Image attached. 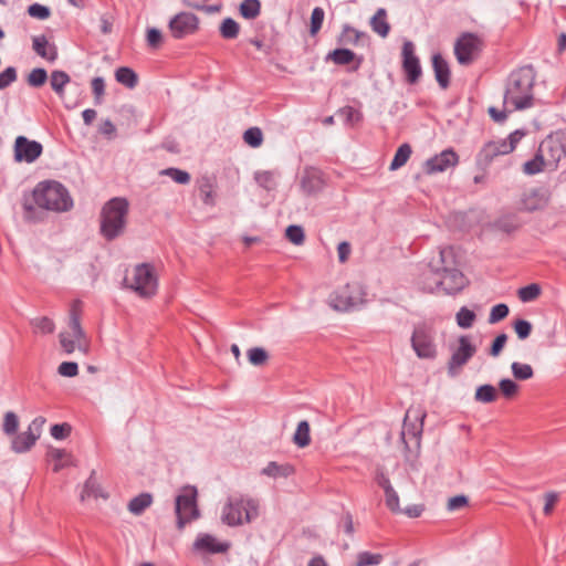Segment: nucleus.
<instances>
[{
    "instance_id": "obj_1",
    "label": "nucleus",
    "mask_w": 566,
    "mask_h": 566,
    "mask_svg": "<svg viewBox=\"0 0 566 566\" xmlns=\"http://www.w3.org/2000/svg\"><path fill=\"white\" fill-rule=\"evenodd\" d=\"M73 207V200L67 189L54 180L39 182L30 195L22 200L23 218L27 222H40L44 212H64Z\"/></svg>"
},
{
    "instance_id": "obj_2",
    "label": "nucleus",
    "mask_w": 566,
    "mask_h": 566,
    "mask_svg": "<svg viewBox=\"0 0 566 566\" xmlns=\"http://www.w3.org/2000/svg\"><path fill=\"white\" fill-rule=\"evenodd\" d=\"M438 263L439 266L432 268L427 273L432 275L433 280L429 283L422 282V291L432 293L442 287L447 294H455L467 286V277L453 266L454 252L451 247L440 249Z\"/></svg>"
},
{
    "instance_id": "obj_3",
    "label": "nucleus",
    "mask_w": 566,
    "mask_h": 566,
    "mask_svg": "<svg viewBox=\"0 0 566 566\" xmlns=\"http://www.w3.org/2000/svg\"><path fill=\"white\" fill-rule=\"evenodd\" d=\"M535 78L536 72L532 65L522 66L510 74L504 92V105L511 106L509 113L533 106Z\"/></svg>"
},
{
    "instance_id": "obj_4",
    "label": "nucleus",
    "mask_w": 566,
    "mask_h": 566,
    "mask_svg": "<svg viewBox=\"0 0 566 566\" xmlns=\"http://www.w3.org/2000/svg\"><path fill=\"white\" fill-rule=\"evenodd\" d=\"M128 211L129 202L123 197L112 198L103 206L99 231L105 240L113 241L124 234Z\"/></svg>"
},
{
    "instance_id": "obj_5",
    "label": "nucleus",
    "mask_w": 566,
    "mask_h": 566,
    "mask_svg": "<svg viewBox=\"0 0 566 566\" xmlns=\"http://www.w3.org/2000/svg\"><path fill=\"white\" fill-rule=\"evenodd\" d=\"M82 302L75 300L70 308V332L60 333V344L66 354H72L76 348L86 354L88 350V340L81 326Z\"/></svg>"
},
{
    "instance_id": "obj_6",
    "label": "nucleus",
    "mask_w": 566,
    "mask_h": 566,
    "mask_svg": "<svg viewBox=\"0 0 566 566\" xmlns=\"http://www.w3.org/2000/svg\"><path fill=\"white\" fill-rule=\"evenodd\" d=\"M259 515V504L255 500L244 496H230L223 506L221 520L229 526L250 523Z\"/></svg>"
},
{
    "instance_id": "obj_7",
    "label": "nucleus",
    "mask_w": 566,
    "mask_h": 566,
    "mask_svg": "<svg viewBox=\"0 0 566 566\" xmlns=\"http://www.w3.org/2000/svg\"><path fill=\"white\" fill-rule=\"evenodd\" d=\"M424 418L426 412L420 409L410 408L407 411L401 431V440L407 451L419 450Z\"/></svg>"
},
{
    "instance_id": "obj_8",
    "label": "nucleus",
    "mask_w": 566,
    "mask_h": 566,
    "mask_svg": "<svg viewBox=\"0 0 566 566\" xmlns=\"http://www.w3.org/2000/svg\"><path fill=\"white\" fill-rule=\"evenodd\" d=\"M197 495V489L192 485L184 486L177 495L175 511L179 528H182L187 523L199 517Z\"/></svg>"
},
{
    "instance_id": "obj_9",
    "label": "nucleus",
    "mask_w": 566,
    "mask_h": 566,
    "mask_svg": "<svg viewBox=\"0 0 566 566\" xmlns=\"http://www.w3.org/2000/svg\"><path fill=\"white\" fill-rule=\"evenodd\" d=\"M484 48L483 39L471 32L462 33L454 43V55L461 65H470L481 54Z\"/></svg>"
},
{
    "instance_id": "obj_10",
    "label": "nucleus",
    "mask_w": 566,
    "mask_h": 566,
    "mask_svg": "<svg viewBox=\"0 0 566 566\" xmlns=\"http://www.w3.org/2000/svg\"><path fill=\"white\" fill-rule=\"evenodd\" d=\"M129 287L140 297H153L158 289V280L154 268L147 263L135 266Z\"/></svg>"
},
{
    "instance_id": "obj_11",
    "label": "nucleus",
    "mask_w": 566,
    "mask_h": 566,
    "mask_svg": "<svg viewBox=\"0 0 566 566\" xmlns=\"http://www.w3.org/2000/svg\"><path fill=\"white\" fill-rule=\"evenodd\" d=\"M411 346L419 358H434L437 349L433 327L428 323L416 325L411 336Z\"/></svg>"
},
{
    "instance_id": "obj_12",
    "label": "nucleus",
    "mask_w": 566,
    "mask_h": 566,
    "mask_svg": "<svg viewBox=\"0 0 566 566\" xmlns=\"http://www.w3.org/2000/svg\"><path fill=\"white\" fill-rule=\"evenodd\" d=\"M365 293L358 284H346L329 295L328 304L336 311L347 312L364 303Z\"/></svg>"
},
{
    "instance_id": "obj_13",
    "label": "nucleus",
    "mask_w": 566,
    "mask_h": 566,
    "mask_svg": "<svg viewBox=\"0 0 566 566\" xmlns=\"http://www.w3.org/2000/svg\"><path fill=\"white\" fill-rule=\"evenodd\" d=\"M538 150L546 161V169L554 170L566 156V130L543 140Z\"/></svg>"
},
{
    "instance_id": "obj_14",
    "label": "nucleus",
    "mask_w": 566,
    "mask_h": 566,
    "mask_svg": "<svg viewBox=\"0 0 566 566\" xmlns=\"http://www.w3.org/2000/svg\"><path fill=\"white\" fill-rule=\"evenodd\" d=\"M169 30L175 39H184L199 29V18L191 12H179L169 21Z\"/></svg>"
},
{
    "instance_id": "obj_15",
    "label": "nucleus",
    "mask_w": 566,
    "mask_h": 566,
    "mask_svg": "<svg viewBox=\"0 0 566 566\" xmlns=\"http://www.w3.org/2000/svg\"><path fill=\"white\" fill-rule=\"evenodd\" d=\"M402 55V70L406 74V80L410 84L417 83L421 75L422 70L420 61L415 53V45L411 41H405L401 50Z\"/></svg>"
},
{
    "instance_id": "obj_16",
    "label": "nucleus",
    "mask_w": 566,
    "mask_h": 566,
    "mask_svg": "<svg viewBox=\"0 0 566 566\" xmlns=\"http://www.w3.org/2000/svg\"><path fill=\"white\" fill-rule=\"evenodd\" d=\"M458 342L459 346L453 352L448 363V370L452 376H454L458 369L465 365L476 352L475 346L471 343L468 336H460Z\"/></svg>"
},
{
    "instance_id": "obj_17",
    "label": "nucleus",
    "mask_w": 566,
    "mask_h": 566,
    "mask_svg": "<svg viewBox=\"0 0 566 566\" xmlns=\"http://www.w3.org/2000/svg\"><path fill=\"white\" fill-rule=\"evenodd\" d=\"M459 164V156L452 149L448 148L440 154L426 160L423 165L424 172L428 175L443 172L450 167H455Z\"/></svg>"
},
{
    "instance_id": "obj_18",
    "label": "nucleus",
    "mask_w": 566,
    "mask_h": 566,
    "mask_svg": "<svg viewBox=\"0 0 566 566\" xmlns=\"http://www.w3.org/2000/svg\"><path fill=\"white\" fill-rule=\"evenodd\" d=\"M43 147L39 142L29 140L24 136H19L14 144V158L17 161L33 163L42 154Z\"/></svg>"
},
{
    "instance_id": "obj_19",
    "label": "nucleus",
    "mask_w": 566,
    "mask_h": 566,
    "mask_svg": "<svg viewBox=\"0 0 566 566\" xmlns=\"http://www.w3.org/2000/svg\"><path fill=\"white\" fill-rule=\"evenodd\" d=\"M507 154L510 153L504 140H491L486 143L476 155V164L478 166L485 168L495 157Z\"/></svg>"
},
{
    "instance_id": "obj_20",
    "label": "nucleus",
    "mask_w": 566,
    "mask_h": 566,
    "mask_svg": "<svg viewBox=\"0 0 566 566\" xmlns=\"http://www.w3.org/2000/svg\"><path fill=\"white\" fill-rule=\"evenodd\" d=\"M548 200V190L541 187L525 191L522 196L521 205L526 211H535L546 207Z\"/></svg>"
},
{
    "instance_id": "obj_21",
    "label": "nucleus",
    "mask_w": 566,
    "mask_h": 566,
    "mask_svg": "<svg viewBox=\"0 0 566 566\" xmlns=\"http://www.w3.org/2000/svg\"><path fill=\"white\" fill-rule=\"evenodd\" d=\"M71 82L70 75L61 70H54L50 75V85L59 98L64 103V106L72 109L77 106V103H70L65 99V86Z\"/></svg>"
},
{
    "instance_id": "obj_22",
    "label": "nucleus",
    "mask_w": 566,
    "mask_h": 566,
    "mask_svg": "<svg viewBox=\"0 0 566 566\" xmlns=\"http://www.w3.org/2000/svg\"><path fill=\"white\" fill-rule=\"evenodd\" d=\"M230 545L228 543H219L216 537L210 534H200L193 543V548L199 552L210 554L226 553Z\"/></svg>"
},
{
    "instance_id": "obj_23",
    "label": "nucleus",
    "mask_w": 566,
    "mask_h": 566,
    "mask_svg": "<svg viewBox=\"0 0 566 566\" xmlns=\"http://www.w3.org/2000/svg\"><path fill=\"white\" fill-rule=\"evenodd\" d=\"M432 67L439 86L442 90L448 88L451 75L448 61L440 53H434L432 55Z\"/></svg>"
},
{
    "instance_id": "obj_24",
    "label": "nucleus",
    "mask_w": 566,
    "mask_h": 566,
    "mask_svg": "<svg viewBox=\"0 0 566 566\" xmlns=\"http://www.w3.org/2000/svg\"><path fill=\"white\" fill-rule=\"evenodd\" d=\"M323 179L321 172L316 169H306L302 179L301 188L306 195H314L322 190Z\"/></svg>"
},
{
    "instance_id": "obj_25",
    "label": "nucleus",
    "mask_w": 566,
    "mask_h": 566,
    "mask_svg": "<svg viewBox=\"0 0 566 566\" xmlns=\"http://www.w3.org/2000/svg\"><path fill=\"white\" fill-rule=\"evenodd\" d=\"M32 46L38 55L50 62H54L57 59L56 46L49 43L45 35L34 36L32 40Z\"/></svg>"
},
{
    "instance_id": "obj_26",
    "label": "nucleus",
    "mask_w": 566,
    "mask_h": 566,
    "mask_svg": "<svg viewBox=\"0 0 566 566\" xmlns=\"http://www.w3.org/2000/svg\"><path fill=\"white\" fill-rule=\"evenodd\" d=\"M370 28L381 38H386L389 34L390 25L387 21V11L384 8H379L373 15Z\"/></svg>"
},
{
    "instance_id": "obj_27",
    "label": "nucleus",
    "mask_w": 566,
    "mask_h": 566,
    "mask_svg": "<svg viewBox=\"0 0 566 566\" xmlns=\"http://www.w3.org/2000/svg\"><path fill=\"white\" fill-rule=\"evenodd\" d=\"M199 196L203 205L213 207L216 205L217 192L213 181L203 177L199 184Z\"/></svg>"
},
{
    "instance_id": "obj_28",
    "label": "nucleus",
    "mask_w": 566,
    "mask_h": 566,
    "mask_svg": "<svg viewBox=\"0 0 566 566\" xmlns=\"http://www.w3.org/2000/svg\"><path fill=\"white\" fill-rule=\"evenodd\" d=\"M365 36L364 32L358 31L357 29L350 27L349 24H344L340 34L337 38V42L340 45H357L361 38Z\"/></svg>"
},
{
    "instance_id": "obj_29",
    "label": "nucleus",
    "mask_w": 566,
    "mask_h": 566,
    "mask_svg": "<svg viewBox=\"0 0 566 566\" xmlns=\"http://www.w3.org/2000/svg\"><path fill=\"white\" fill-rule=\"evenodd\" d=\"M293 473H294L293 465H291L289 463L279 464L275 461L269 462L268 465L262 469V474L268 475L270 478H274V479L280 478V476L287 478Z\"/></svg>"
},
{
    "instance_id": "obj_30",
    "label": "nucleus",
    "mask_w": 566,
    "mask_h": 566,
    "mask_svg": "<svg viewBox=\"0 0 566 566\" xmlns=\"http://www.w3.org/2000/svg\"><path fill=\"white\" fill-rule=\"evenodd\" d=\"M36 440L33 434L24 431L13 438L11 448L15 453H23L29 451L35 444Z\"/></svg>"
},
{
    "instance_id": "obj_31",
    "label": "nucleus",
    "mask_w": 566,
    "mask_h": 566,
    "mask_svg": "<svg viewBox=\"0 0 566 566\" xmlns=\"http://www.w3.org/2000/svg\"><path fill=\"white\" fill-rule=\"evenodd\" d=\"M115 78L122 85L134 88L138 83V76L136 72L127 66H120L115 71Z\"/></svg>"
},
{
    "instance_id": "obj_32",
    "label": "nucleus",
    "mask_w": 566,
    "mask_h": 566,
    "mask_svg": "<svg viewBox=\"0 0 566 566\" xmlns=\"http://www.w3.org/2000/svg\"><path fill=\"white\" fill-rule=\"evenodd\" d=\"M326 59L333 61L336 65H348L356 59V54L349 49L339 48L329 52Z\"/></svg>"
},
{
    "instance_id": "obj_33",
    "label": "nucleus",
    "mask_w": 566,
    "mask_h": 566,
    "mask_svg": "<svg viewBox=\"0 0 566 566\" xmlns=\"http://www.w3.org/2000/svg\"><path fill=\"white\" fill-rule=\"evenodd\" d=\"M293 442L298 448H305L311 443L308 421L302 420L298 422L296 430L294 432V436H293Z\"/></svg>"
},
{
    "instance_id": "obj_34",
    "label": "nucleus",
    "mask_w": 566,
    "mask_h": 566,
    "mask_svg": "<svg viewBox=\"0 0 566 566\" xmlns=\"http://www.w3.org/2000/svg\"><path fill=\"white\" fill-rule=\"evenodd\" d=\"M151 502H153V497L149 493H142L129 501L128 510L130 513H133L135 515H139L147 507L150 506Z\"/></svg>"
},
{
    "instance_id": "obj_35",
    "label": "nucleus",
    "mask_w": 566,
    "mask_h": 566,
    "mask_svg": "<svg viewBox=\"0 0 566 566\" xmlns=\"http://www.w3.org/2000/svg\"><path fill=\"white\" fill-rule=\"evenodd\" d=\"M411 153H412V149L409 144L405 143V144L400 145L398 147V149L396 150V154H395L394 159L389 166V169L391 171H394V170L401 168L403 165H406V163L410 158Z\"/></svg>"
},
{
    "instance_id": "obj_36",
    "label": "nucleus",
    "mask_w": 566,
    "mask_h": 566,
    "mask_svg": "<svg viewBox=\"0 0 566 566\" xmlns=\"http://www.w3.org/2000/svg\"><path fill=\"white\" fill-rule=\"evenodd\" d=\"M220 34L226 40L237 39L240 32L239 23L232 18H226L220 24Z\"/></svg>"
},
{
    "instance_id": "obj_37",
    "label": "nucleus",
    "mask_w": 566,
    "mask_h": 566,
    "mask_svg": "<svg viewBox=\"0 0 566 566\" xmlns=\"http://www.w3.org/2000/svg\"><path fill=\"white\" fill-rule=\"evenodd\" d=\"M239 10L244 19L253 20L260 15L261 2L259 0H243Z\"/></svg>"
},
{
    "instance_id": "obj_38",
    "label": "nucleus",
    "mask_w": 566,
    "mask_h": 566,
    "mask_svg": "<svg viewBox=\"0 0 566 566\" xmlns=\"http://www.w3.org/2000/svg\"><path fill=\"white\" fill-rule=\"evenodd\" d=\"M254 180L260 187L268 191L274 190L277 186L274 172L269 170L256 171L254 174Z\"/></svg>"
},
{
    "instance_id": "obj_39",
    "label": "nucleus",
    "mask_w": 566,
    "mask_h": 566,
    "mask_svg": "<svg viewBox=\"0 0 566 566\" xmlns=\"http://www.w3.org/2000/svg\"><path fill=\"white\" fill-rule=\"evenodd\" d=\"M546 169V161L543 158V155H541V151L538 150L535 157L531 160H527L523 165V171L526 175H535Z\"/></svg>"
},
{
    "instance_id": "obj_40",
    "label": "nucleus",
    "mask_w": 566,
    "mask_h": 566,
    "mask_svg": "<svg viewBox=\"0 0 566 566\" xmlns=\"http://www.w3.org/2000/svg\"><path fill=\"white\" fill-rule=\"evenodd\" d=\"M31 325L34 329V333H39V334H43V335L52 334L55 329L54 322L46 316L35 317V318L31 319Z\"/></svg>"
},
{
    "instance_id": "obj_41",
    "label": "nucleus",
    "mask_w": 566,
    "mask_h": 566,
    "mask_svg": "<svg viewBox=\"0 0 566 566\" xmlns=\"http://www.w3.org/2000/svg\"><path fill=\"white\" fill-rule=\"evenodd\" d=\"M474 397L480 402L490 403L495 401L497 391L492 385H482L476 389Z\"/></svg>"
},
{
    "instance_id": "obj_42",
    "label": "nucleus",
    "mask_w": 566,
    "mask_h": 566,
    "mask_svg": "<svg viewBox=\"0 0 566 566\" xmlns=\"http://www.w3.org/2000/svg\"><path fill=\"white\" fill-rule=\"evenodd\" d=\"M511 369L514 378L517 380H527L531 379L534 375L533 368L528 364L514 361L511 365Z\"/></svg>"
},
{
    "instance_id": "obj_43",
    "label": "nucleus",
    "mask_w": 566,
    "mask_h": 566,
    "mask_svg": "<svg viewBox=\"0 0 566 566\" xmlns=\"http://www.w3.org/2000/svg\"><path fill=\"white\" fill-rule=\"evenodd\" d=\"M243 140L249 146L258 148L263 143V133L259 127H250L244 132Z\"/></svg>"
},
{
    "instance_id": "obj_44",
    "label": "nucleus",
    "mask_w": 566,
    "mask_h": 566,
    "mask_svg": "<svg viewBox=\"0 0 566 566\" xmlns=\"http://www.w3.org/2000/svg\"><path fill=\"white\" fill-rule=\"evenodd\" d=\"M248 359L253 366H263L269 360L268 352L262 347H252L248 350Z\"/></svg>"
},
{
    "instance_id": "obj_45",
    "label": "nucleus",
    "mask_w": 566,
    "mask_h": 566,
    "mask_svg": "<svg viewBox=\"0 0 566 566\" xmlns=\"http://www.w3.org/2000/svg\"><path fill=\"white\" fill-rule=\"evenodd\" d=\"M475 317L474 312L465 306L461 307L455 315L457 324L461 328H470L473 325Z\"/></svg>"
},
{
    "instance_id": "obj_46",
    "label": "nucleus",
    "mask_w": 566,
    "mask_h": 566,
    "mask_svg": "<svg viewBox=\"0 0 566 566\" xmlns=\"http://www.w3.org/2000/svg\"><path fill=\"white\" fill-rule=\"evenodd\" d=\"M382 560L381 554H374L370 552H360L357 554L355 566H375L379 565Z\"/></svg>"
},
{
    "instance_id": "obj_47",
    "label": "nucleus",
    "mask_w": 566,
    "mask_h": 566,
    "mask_svg": "<svg viewBox=\"0 0 566 566\" xmlns=\"http://www.w3.org/2000/svg\"><path fill=\"white\" fill-rule=\"evenodd\" d=\"M285 235L287 240L295 245H301L305 241V233L301 226H289L285 230Z\"/></svg>"
},
{
    "instance_id": "obj_48",
    "label": "nucleus",
    "mask_w": 566,
    "mask_h": 566,
    "mask_svg": "<svg viewBox=\"0 0 566 566\" xmlns=\"http://www.w3.org/2000/svg\"><path fill=\"white\" fill-rule=\"evenodd\" d=\"M161 175L171 178L175 182L179 185H187L190 181L189 172L181 170L179 168H166L161 171Z\"/></svg>"
},
{
    "instance_id": "obj_49",
    "label": "nucleus",
    "mask_w": 566,
    "mask_h": 566,
    "mask_svg": "<svg viewBox=\"0 0 566 566\" xmlns=\"http://www.w3.org/2000/svg\"><path fill=\"white\" fill-rule=\"evenodd\" d=\"M48 81V73L42 67L33 69L27 78L28 84L31 87H41Z\"/></svg>"
},
{
    "instance_id": "obj_50",
    "label": "nucleus",
    "mask_w": 566,
    "mask_h": 566,
    "mask_svg": "<svg viewBox=\"0 0 566 566\" xmlns=\"http://www.w3.org/2000/svg\"><path fill=\"white\" fill-rule=\"evenodd\" d=\"M324 18H325V12L321 7H316L313 9L312 14H311V27H310L311 35L317 34V32L322 28Z\"/></svg>"
},
{
    "instance_id": "obj_51",
    "label": "nucleus",
    "mask_w": 566,
    "mask_h": 566,
    "mask_svg": "<svg viewBox=\"0 0 566 566\" xmlns=\"http://www.w3.org/2000/svg\"><path fill=\"white\" fill-rule=\"evenodd\" d=\"M541 294V287L533 283L518 290V297L522 302H531L537 298Z\"/></svg>"
},
{
    "instance_id": "obj_52",
    "label": "nucleus",
    "mask_w": 566,
    "mask_h": 566,
    "mask_svg": "<svg viewBox=\"0 0 566 566\" xmlns=\"http://www.w3.org/2000/svg\"><path fill=\"white\" fill-rule=\"evenodd\" d=\"M49 457L55 461V464L53 467L54 472H59L62 470L65 465H67V461H64V459H69L70 455L66 453L63 449H51L49 451Z\"/></svg>"
},
{
    "instance_id": "obj_53",
    "label": "nucleus",
    "mask_w": 566,
    "mask_h": 566,
    "mask_svg": "<svg viewBox=\"0 0 566 566\" xmlns=\"http://www.w3.org/2000/svg\"><path fill=\"white\" fill-rule=\"evenodd\" d=\"M384 492H385L386 506L392 513H401L402 510L400 509L399 496H398V493L395 491V489L391 488V489L386 490Z\"/></svg>"
},
{
    "instance_id": "obj_54",
    "label": "nucleus",
    "mask_w": 566,
    "mask_h": 566,
    "mask_svg": "<svg viewBox=\"0 0 566 566\" xmlns=\"http://www.w3.org/2000/svg\"><path fill=\"white\" fill-rule=\"evenodd\" d=\"M509 306L504 303L496 304L491 308L490 315H489V323L495 324L502 319H504L509 315Z\"/></svg>"
},
{
    "instance_id": "obj_55",
    "label": "nucleus",
    "mask_w": 566,
    "mask_h": 566,
    "mask_svg": "<svg viewBox=\"0 0 566 566\" xmlns=\"http://www.w3.org/2000/svg\"><path fill=\"white\" fill-rule=\"evenodd\" d=\"M19 427V419L12 411H8L3 419V431L7 434H14Z\"/></svg>"
},
{
    "instance_id": "obj_56",
    "label": "nucleus",
    "mask_w": 566,
    "mask_h": 566,
    "mask_svg": "<svg viewBox=\"0 0 566 566\" xmlns=\"http://www.w3.org/2000/svg\"><path fill=\"white\" fill-rule=\"evenodd\" d=\"M95 104H101L105 94V81L103 77H94L91 82Z\"/></svg>"
},
{
    "instance_id": "obj_57",
    "label": "nucleus",
    "mask_w": 566,
    "mask_h": 566,
    "mask_svg": "<svg viewBox=\"0 0 566 566\" xmlns=\"http://www.w3.org/2000/svg\"><path fill=\"white\" fill-rule=\"evenodd\" d=\"M28 13L35 19L39 20H45L51 15L50 8L40 4V3H33L29 6Z\"/></svg>"
},
{
    "instance_id": "obj_58",
    "label": "nucleus",
    "mask_w": 566,
    "mask_h": 566,
    "mask_svg": "<svg viewBox=\"0 0 566 566\" xmlns=\"http://www.w3.org/2000/svg\"><path fill=\"white\" fill-rule=\"evenodd\" d=\"M500 390L505 398L514 397L518 391V386L509 378L502 379L499 384Z\"/></svg>"
},
{
    "instance_id": "obj_59",
    "label": "nucleus",
    "mask_w": 566,
    "mask_h": 566,
    "mask_svg": "<svg viewBox=\"0 0 566 566\" xmlns=\"http://www.w3.org/2000/svg\"><path fill=\"white\" fill-rule=\"evenodd\" d=\"M468 504H469L468 496L460 494V495L452 496L448 500L447 509L450 512H454V511H459V510L465 507Z\"/></svg>"
},
{
    "instance_id": "obj_60",
    "label": "nucleus",
    "mask_w": 566,
    "mask_h": 566,
    "mask_svg": "<svg viewBox=\"0 0 566 566\" xmlns=\"http://www.w3.org/2000/svg\"><path fill=\"white\" fill-rule=\"evenodd\" d=\"M17 80V70L13 66H9L0 73V90L8 87L11 83Z\"/></svg>"
},
{
    "instance_id": "obj_61",
    "label": "nucleus",
    "mask_w": 566,
    "mask_h": 566,
    "mask_svg": "<svg viewBox=\"0 0 566 566\" xmlns=\"http://www.w3.org/2000/svg\"><path fill=\"white\" fill-rule=\"evenodd\" d=\"M514 329L518 338L525 339L530 336L532 332V324L526 319H517L514 323Z\"/></svg>"
},
{
    "instance_id": "obj_62",
    "label": "nucleus",
    "mask_w": 566,
    "mask_h": 566,
    "mask_svg": "<svg viewBox=\"0 0 566 566\" xmlns=\"http://www.w3.org/2000/svg\"><path fill=\"white\" fill-rule=\"evenodd\" d=\"M147 44L153 49H158L163 42V35L160 30L156 28H149L147 30Z\"/></svg>"
},
{
    "instance_id": "obj_63",
    "label": "nucleus",
    "mask_w": 566,
    "mask_h": 566,
    "mask_svg": "<svg viewBox=\"0 0 566 566\" xmlns=\"http://www.w3.org/2000/svg\"><path fill=\"white\" fill-rule=\"evenodd\" d=\"M57 371L64 377H75L78 374V366L74 361H63L59 366Z\"/></svg>"
},
{
    "instance_id": "obj_64",
    "label": "nucleus",
    "mask_w": 566,
    "mask_h": 566,
    "mask_svg": "<svg viewBox=\"0 0 566 566\" xmlns=\"http://www.w3.org/2000/svg\"><path fill=\"white\" fill-rule=\"evenodd\" d=\"M51 436L54 439H65L71 432V426L67 423H57L51 427Z\"/></svg>"
}]
</instances>
